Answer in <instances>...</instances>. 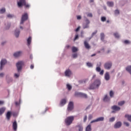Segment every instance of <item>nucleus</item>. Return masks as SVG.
Listing matches in <instances>:
<instances>
[{"instance_id": "nucleus-1", "label": "nucleus", "mask_w": 131, "mask_h": 131, "mask_svg": "<svg viewBox=\"0 0 131 131\" xmlns=\"http://www.w3.org/2000/svg\"><path fill=\"white\" fill-rule=\"evenodd\" d=\"M101 85V80L99 79H96L89 87V90H95V89H99Z\"/></svg>"}, {"instance_id": "nucleus-2", "label": "nucleus", "mask_w": 131, "mask_h": 131, "mask_svg": "<svg viewBox=\"0 0 131 131\" xmlns=\"http://www.w3.org/2000/svg\"><path fill=\"white\" fill-rule=\"evenodd\" d=\"M17 6L18 8H22L23 6H24L25 8L26 9H29V8H30V5L26 4L25 0H19V2H17Z\"/></svg>"}, {"instance_id": "nucleus-3", "label": "nucleus", "mask_w": 131, "mask_h": 131, "mask_svg": "<svg viewBox=\"0 0 131 131\" xmlns=\"http://www.w3.org/2000/svg\"><path fill=\"white\" fill-rule=\"evenodd\" d=\"M25 65V63L24 61H18L16 64V66L17 68V70L18 73L21 72V71L22 70V68Z\"/></svg>"}, {"instance_id": "nucleus-4", "label": "nucleus", "mask_w": 131, "mask_h": 131, "mask_svg": "<svg viewBox=\"0 0 131 131\" xmlns=\"http://www.w3.org/2000/svg\"><path fill=\"white\" fill-rule=\"evenodd\" d=\"M73 120H74V117L73 116H69L68 117L64 120V122L68 126L71 125L73 122Z\"/></svg>"}, {"instance_id": "nucleus-5", "label": "nucleus", "mask_w": 131, "mask_h": 131, "mask_svg": "<svg viewBox=\"0 0 131 131\" xmlns=\"http://www.w3.org/2000/svg\"><path fill=\"white\" fill-rule=\"evenodd\" d=\"M84 20L85 23H83L82 25V28L83 29H85L86 28H89L90 26L89 25L90 23H91V21H90V20L86 18V17L84 16Z\"/></svg>"}, {"instance_id": "nucleus-6", "label": "nucleus", "mask_w": 131, "mask_h": 131, "mask_svg": "<svg viewBox=\"0 0 131 131\" xmlns=\"http://www.w3.org/2000/svg\"><path fill=\"white\" fill-rule=\"evenodd\" d=\"M7 59H2L0 62V71H3V69H4V67H5V65L7 64Z\"/></svg>"}, {"instance_id": "nucleus-7", "label": "nucleus", "mask_w": 131, "mask_h": 131, "mask_svg": "<svg viewBox=\"0 0 131 131\" xmlns=\"http://www.w3.org/2000/svg\"><path fill=\"white\" fill-rule=\"evenodd\" d=\"M28 19V14L27 13H26L22 15L20 24H24L25 21H26Z\"/></svg>"}, {"instance_id": "nucleus-8", "label": "nucleus", "mask_w": 131, "mask_h": 131, "mask_svg": "<svg viewBox=\"0 0 131 131\" xmlns=\"http://www.w3.org/2000/svg\"><path fill=\"white\" fill-rule=\"evenodd\" d=\"M112 65H113L112 62L107 61L104 64V68L107 70H109V69H111V68L112 67Z\"/></svg>"}, {"instance_id": "nucleus-9", "label": "nucleus", "mask_w": 131, "mask_h": 131, "mask_svg": "<svg viewBox=\"0 0 131 131\" xmlns=\"http://www.w3.org/2000/svg\"><path fill=\"white\" fill-rule=\"evenodd\" d=\"M74 109V104L73 102L70 101L68 105V111H72Z\"/></svg>"}, {"instance_id": "nucleus-10", "label": "nucleus", "mask_w": 131, "mask_h": 131, "mask_svg": "<svg viewBox=\"0 0 131 131\" xmlns=\"http://www.w3.org/2000/svg\"><path fill=\"white\" fill-rule=\"evenodd\" d=\"M76 96H78V97H80L81 98H85L86 99L88 98V95L86 94H84L80 92H77L75 93Z\"/></svg>"}, {"instance_id": "nucleus-11", "label": "nucleus", "mask_w": 131, "mask_h": 131, "mask_svg": "<svg viewBox=\"0 0 131 131\" xmlns=\"http://www.w3.org/2000/svg\"><path fill=\"white\" fill-rule=\"evenodd\" d=\"M104 117H100L97 118L95 120H93L91 122V123H94V122H99L100 121H104Z\"/></svg>"}, {"instance_id": "nucleus-12", "label": "nucleus", "mask_w": 131, "mask_h": 131, "mask_svg": "<svg viewBox=\"0 0 131 131\" xmlns=\"http://www.w3.org/2000/svg\"><path fill=\"white\" fill-rule=\"evenodd\" d=\"M121 125H122V123L120 121H118L114 124V128H120Z\"/></svg>"}, {"instance_id": "nucleus-13", "label": "nucleus", "mask_w": 131, "mask_h": 131, "mask_svg": "<svg viewBox=\"0 0 131 131\" xmlns=\"http://www.w3.org/2000/svg\"><path fill=\"white\" fill-rule=\"evenodd\" d=\"M22 51H17L13 54V56L15 58H19V57H21L22 56Z\"/></svg>"}, {"instance_id": "nucleus-14", "label": "nucleus", "mask_w": 131, "mask_h": 131, "mask_svg": "<svg viewBox=\"0 0 131 131\" xmlns=\"http://www.w3.org/2000/svg\"><path fill=\"white\" fill-rule=\"evenodd\" d=\"M64 74L66 76H68V77L71 76V74H72V72L70 69H68L66 70Z\"/></svg>"}, {"instance_id": "nucleus-15", "label": "nucleus", "mask_w": 131, "mask_h": 131, "mask_svg": "<svg viewBox=\"0 0 131 131\" xmlns=\"http://www.w3.org/2000/svg\"><path fill=\"white\" fill-rule=\"evenodd\" d=\"M111 109L114 111H119L120 110V107L117 105H113L112 106Z\"/></svg>"}, {"instance_id": "nucleus-16", "label": "nucleus", "mask_w": 131, "mask_h": 131, "mask_svg": "<svg viewBox=\"0 0 131 131\" xmlns=\"http://www.w3.org/2000/svg\"><path fill=\"white\" fill-rule=\"evenodd\" d=\"M103 102H110V97H108V95L106 94L103 97Z\"/></svg>"}, {"instance_id": "nucleus-17", "label": "nucleus", "mask_w": 131, "mask_h": 131, "mask_svg": "<svg viewBox=\"0 0 131 131\" xmlns=\"http://www.w3.org/2000/svg\"><path fill=\"white\" fill-rule=\"evenodd\" d=\"M20 34V30L19 29H16L14 31V35L15 37H19V35Z\"/></svg>"}, {"instance_id": "nucleus-18", "label": "nucleus", "mask_w": 131, "mask_h": 131, "mask_svg": "<svg viewBox=\"0 0 131 131\" xmlns=\"http://www.w3.org/2000/svg\"><path fill=\"white\" fill-rule=\"evenodd\" d=\"M104 79L108 81L110 79V75H109V72H107L104 74Z\"/></svg>"}, {"instance_id": "nucleus-19", "label": "nucleus", "mask_w": 131, "mask_h": 131, "mask_svg": "<svg viewBox=\"0 0 131 131\" xmlns=\"http://www.w3.org/2000/svg\"><path fill=\"white\" fill-rule=\"evenodd\" d=\"M12 126H13V130L14 131L17 130V121H14L13 122Z\"/></svg>"}, {"instance_id": "nucleus-20", "label": "nucleus", "mask_w": 131, "mask_h": 131, "mask_svg": "<svg viewBox=\"0 0 131 131\" xmlns=\"http://www.w3.org/2000/svg\"><path fill=\"white\" fill-rule=\"evenodd\" d=\"M66 103H67V100L66 99H62L60 101V105L61 106H64Z\"/></svg>"}, {"instance_id": "nucleus-21", "label": "nucleus", "mask_w": 131, "mask_h": 131, "mask_svg": "<svg viewBox=\"0 0 131 131\" xmlns=\"http://www.w3.org/2000/svg\"><path fill=\"white\" fill-rule=\"evenodd\" d=\"M6 81L7 83H11L13 82V78L11 77H6Z\"/></svg>"}, {"instance_id": "nucleus-22", "label": "nucleus", "mask_w": 131, "mask_h": 131, "mask_svg": "<svg viewBox=\"0 0 131 131\" xmlns=\"http://www.w3.org/2000/svg\"><path fill=\"white\" fill-rule=\"evenodd\" d=\"M84 46L85 48V49H87V50H90L91 49V46L86 41H84Z\"/></svg>"}, {"instance_id": "nucleus-23", "label": "nucleus", "mask_w": 131, "mask_h": 131, "mask_svg": "<svg viewBox=\"0 0 131 131\" xmlns=\"http://www.w3.org/2000/svg\"><path fill=\"white\" fill-rule=\"evenodd\" d=\"M76 127L78 128L79 131H83V127L82 126V125L81 124H79L77 125L76 126Z\"/></svg>"}, {"instance_id": "nucleus-24", "label": "nucleus", "mask_w": 131, "mask_h": 131, "mask_svg": "<svg viewBox=\"0 0 131 131\" xmlns=\"http://www.w3.org/2000/svg\"><path fill=\"white\" fill-rule=\"evenodd\" d=\"M12 116V112H8L6 114V118L8 120H10L11 119V116Z\"/></svg>"}, {"instance_id": "nucleus-25", "label": "nucleus", "mask_w": 131, "mask_h": 131, "mask_svg": "<svg viewBox=\"0 0 131 131\" xmlns=\"http://www.w3.org/2000/svg\"><path fill=\"white\" fill-rule=\"evenodd\" d=\"M5 111H6V107H3L0 108V116H2L5 113Z\"/></svg>"}, {"instance_id": "nucleus-26", "label": "nucleus", "mask_w": 131, "mask_h": 131, "mask_svg": "<svg viewBox=\"0 0 131 131\" xmlns=\"http://www.w3.org/2000/svg\"><path fill=\"white\" fill-rule=\"evenodd\" d=\"M72 53H76V52H78V48L75 47H73L72 48Z\"/></svg>"}, {"instance_id": "nucleus-27", "label": "nucleus", "mask_w": 131, "mask_h": 131, "mask_svg": "<svg viewBox=\"0 0 131 131\" xmlns=\"http://www.w3.org/2000/svg\"><path fill=\"white\" fill-rule=\"evenodd\" d=\"M85 131H92V125L91 124H89L86 126Z\"/></svg>"}, {"instance_id": "nucleus-28", "label": "nucleus", "mask_w": 131, "mask_h": 131, "mask_svg": "<svg viewBox=\"0 0 131 131\" xmlns=\"http://www.w3.org/2000/svg\"><path fill=\"white\" fill-rule=\"evenodd\" d=\"M77 57H78V54L76 52H75L72 55V58H73V59H76Z\"/></svg>"}, {"instance_id": "nucleus-29", "label": "nucleus", "mask_w": 131, "mask_h": 131, "mask_svg": "<svg viewBox=\"0 0 131 131\" xmlns=\"http://www.w3.org/2000/svg\"><path fill=\"white\" fill-rule=\"evenodd\" d=\"M107 5L108 7H113L114 6V3L113 2H107Z\"/></svg>"}, {"instance_id": "nucleus-30", "label": "nucleus", "mask_w": 131, "mask_h": 131, "mask_svg": "<svg viewBox=\"0 0 131 131\" xmlns=\"http://www.w3.org/2000/svg\"><path fill=\"white\" fill-rule=\"evenodd\" d=\"M100 37L101 40H102V41H104V39H105V34H104V33H101L100 34Z\"/></svg>"}, {"instance_id": "nucleus-31", "label": "nucleus", "mask_w": 131, "mask_h": 131, "mask_svg": "<svg viewBox=\"0 0 131 131\" xmlns=\"http://www.w3.org/2000/svg\"><path fill=\"white\" fill-rule=\"evenodd\" d=\"M125 117L126 118H127L128 121H130L131 122V115H129L128 114H126L125 115Z\"/></svg>"}, {"instance_id": "nucleus-32", "label": "nucleus", "mask_w": 131, "mask_h": 131, "mask_svg": "<svg viewBox=\"0 0 131 131\" xmlns=\"http://www.w3.org/2000/svg\"><path fill=\"white\" fill-rule=\"evenodd\" d=\"M31 39H32V38L30 36L27 39V43H28L27 45L28 46H29V45L31 44Z\"/></svg>"}, {"instance_id": "nucleus-33", "label": "nucleus", "mask_w": 131, "mask_h": 131, "mask_svg": "<svg viewBox=\"0 0 131 131\" xmlns=\"http://www.w3.org/2000/svg\"><path fill=\"white\" fill-rule=\"evenodd\" d=\"M67 89H68V91H71V90H72V86L69 84H67Z\"/></svg>"}, {"instance_id": "nucleus-34", "label": "nucleus", "mask_w": 131, "mask_h": 131, "mask_svg": "<svg viewBox=\"0 0 131 131\" xmlns=\"http://www.w3.org/2000/svg\"><path fill=\"white\" fill-rule=\"evenodd\" d=\"M124 103H125L124 101H121L118 102V105L119 106H123V105H124Z\"/></svg>"}, {"instance_id": "nucleus-35", "label": "nucleus", "mask_w": 131, "mask_h": 131, "mask_svg": "<svg viewBox=\"0 0 131 131\" xmlns=\"http://www.w3.org/2000/svg\"><path fill=\"white\" fill-rule=\"evenodd\" d=\"M97 32H98V30H95L93 33H92L91 38L94 37V36H95V35L97 34Z\"/></svg>"}, {"instance_id": "nucleus-36", "label": "nucleus", "mask_w": 131, "mask_h": 131, "mask_svg": "<svg viewBox=\"0 0 131 131\" xmlns=\"http://www.w3.org/2000/svg\"><path fill=\"white\" fill-rule=\"evenodd\" d=\"M6 12V8H3L2 9H0V14H4Z\"/></svg>"}, {"instance_id": "nucleus-37", "label": "nucleus", "mask_w": 131, "mask_h": 131, "mask_svg": "<svg viewBox=\"0 0 131 131\" xmlns=\"http://www.w3.org/2000/svg\"><path fill=\"white\" fill-rule=\"evenodd\" d=\"M110 96L111 98H113L114 97V92L112 91L110 92Z\"/></svg>"}, {"instance_id": "nucleus-38", "label": "nucleus", "mask_w": 131, "mask_h": 131, "mask_svg": "<svg viewBox=\"0 0 131 131\" xmlns=\"http://www.w3.org/2000/svg\"><path fill=\"white\" fill-rule=\"evenodd\" d=\"M5 26H6V29H9L10 27H11V23H8L7 25L5 24Z\"/></svg>"}, {"instance_id": "nucleus-39", "label": "nucleus", "mask_w": 131, "mask_h": 131, "mask_svg": "<svg viewBox=\"0 0 131 131\" xmlns=\"http://www.w3.org/2000/svg\"><path fill=\"white\" fill-rule=\"evenodd\" d=\"M110 122H113L114 121H115V117H113L109 119Z\"/></svg>"}, {"instance_id": "nucleus-40", "label": "nucleus", "mask_w": 131, "mask_h": 131, "mask_svg": "<svg viewBox=\"0 0 131 131\" xmlns=\"http://www.w3.org/2000/svg\"><path fill=\"white\" fill-rule=\"evenodd\" d=\"M114 36H115V37H116V38H119V34H118V33H115L114 34Z\"/></svg>"}, {"instance_id": "nucleus-41", "label": "nucleus", "mask_w": 131, "mask_h": 131, "mask_svg": "<svg viewBox=\"0 0 131 131\" xmlns=\"http://www.w3.org/2000/svg\"><path fill=\"white\" fill-rule=\"evenodd\" d=\"M86 65L90 68H91V67H93V64H92V63H91V62H87Z\"/></svg>"}, {"instance_id": "nucleus-42", "label": "nucleus", "mask_w": 131, "mask_h": 131, "mask_svg": "<svg viewBox=\"0 0 131 131\" xmlns=\"http://www.w3.org/2000/svg\"><path fill=\"white\" fill-rule=\"evenodd\" d=\"M7 18H13V17H14V15H12V14H8L7 15Z\"/></svg>"}, {"instance_id": "nucleus-43", "label": "nucleus", "mask_w": 131, "mask_h": 131, "mask_svg": "<svg viewBox=\"0 0 131 131\" xmlns=\"http://www.w3.org/2000/svg\"><path fill=\"white\" fill-rule=\"evenodd\" d=\"M96 70L97 72H100L101 68H100V67H97L96 69Z\"/></svg>"}, {"instance_id": "nucleus-44", "label": "nucleus", "mask_w": 131, "mask_h": 131, "mask_svg": "<svg viewBox=\"0 0 131 131\" xmlns=\"http://www.w3.org/2000/svg\"><path fill=\"white\" fill-rule=\"evenodd\" d=\"M20 104H21V99H19V102H15V105L16 106H19V105H20Z\"/></svg>"}, {"instance_id": "nucleus-45", "label": "nucleus", "mask_w": 131, "mask_h": 131, "mask_svg": "<svg viewBox=\"0 0 131 131\" xmlns=\"http://www.w3.org/2000/svg\"><path fill=\"white\" fill-rule=\"evenodd\" d=\"M101 20L102 22H105V21H106V17H104V16L101 17Z\"/></svg>"}, {"instance_id": "nucleus-46", "label": "nucleus", "mask_w": 131, "mask_h": 131, "mask_svg": "<svg viewBox=\"0 0 131 131\" xmlns=\"http://www.w3.org/2000/svg\"><path fill=\"white\" fill-rule=\"evenodd\" d=\"M79 37L78 36V35L77 34L75 35V38L74 39V41H75V40H76L77 39H78Z\"/></svg>"}, {"instance_id": "nucleus-47", "label": "nucleus", "mask_w": 131, "mask_h": 131, "mask_svg": "<svg viewBox=\"0 0 131 131\" xmlns=\"http://www.w3.org/2000/svg\"><path fill=\"white\" fill-rule=\"evenodd\" d=\"M20 76V73L18 74H14V77L15 78H18Z\"/></svg>"}, {"instance_id": "nucleus-48", "label": "nucleus", "mask_w": 131, "mask_h": 131, "mask_svg": "<svg viewBox=\"0 0 131 131\" xmlns=\"http://www.w3.org/2000/svg\"><path fill=\"white\" fill-rule=\"evenodd\" d=\"M124 43H125V45H128L129 43V41L125 40L124 41Z\"/></svg>"}, {"instance_id": "nucleus-49", "label": "nucleus", "mask_w": 131, "mask_h": 131, "mask_svg": "<svg viewBox=\"0 0 131 131\" xmlns=\"http://www.w3.org/2000/svg\"><path fill=\"white\" fill-rule=\"evenodd\" d=\"M92 118H93V115H89V117H88V119L89 120H91V119H92Z\"/></svg>"}, {"instance_id": "nucleus-50", "label": "nucleus", "mask_w": 131, "mask_h": 131, "mask_svg": "<svg viewBox=\"0 0 131 131\" xmlns=\"http://www.w3.org/2000/svg\"><path fill=\"white\" fill-rule=\"evenodd\" d=\"M100 75H103L104 74V70H102L100 73H99Z\"/></svg>"}, {"instance_id": "nucleus-51", "label": "nucleus", "mask_w": 131, "mask_h": 131, "mask_svg": "<svg viewBox=\"0 0 131 131\" xmlns=\"http://www.w3.org/2000/svg\"><path fill=\"white\" fill-rule=\"evenodd\" d=\"M4 76H5V73H0V77H4Z\"/></svg>"}, {"instance_id": "nucleus-52", "label": "nucleus", "mask_w": 131, "mask_h": 131, "mask_svg": "<svg viewBox=\"0 0 131 131\" xmlns=\"http://www.w3.org/2000/svg\"><path fill=\"white\" fill-rule=\"evenodd\" d=\"M88 119V116H85L83 119L84 122H85L86 121V119Z\"/></svg>"}, {"instance_id": "nucleus-53", "label": "nucleus", "mask_w": 131, "mask_h": 131, "mask_svg": "<svg viewBox=\"0 0 131 131\" xmlns=\"http://www.w3.org/2000/svg\"><path fill=\"white\" fill-rule=\"evenodd\" d=\"M115 14H119V10H116L115 11Z\"/></svg>"}, {"instance_id": "nucleus-54", "label": "nucleus", "mask_w": 131, "mask_h": 131, "mask_svg": "<svg viewBox=\"0 0 131 131\" xmlns=\"http://www.w3.org/2000/svg\"><path fill=\"white\" fill-rule=\"evenodd\" d=\"M77 20L81 19V16H80V15L77 16Z\"/></svg>"}, {"instance_id": "nucleus-55", "label": "nucleus", "mask_w": 131, "mask_h": 131, "mask_svg": "<svg viewBox=\"0 0 131 131\" xmlns=\"http://www.w3.org/2000/svg\"><path fill=\"white\" fill-rule=\"evenodd\" d=\"M5 104V101L3 100H0V105H4Z\"/></svg>"}, {"instance_id": "nucleus-56", "label": "nucleus", "mask_w": 131, "mask_h": 131, "mask_svg": "<svg viewBox=\"0 0 131 131\" xmlns=\"http://www.w3.org/2000/svg\"><path fill=\"white\" fill-rule=\"evenodd\" d=\"M88 17H93V14H92V13H89V14H88Z\"/></svg>"}, {"instance_id": "nucleus-57", "label": "nucleus", "mask_w": 131, "mask_h": 131, "mask_svg": "<svg viewBox=\"0 0 131 131\" xmlns=\"http://www.w3.org/2000/svg\"><path fill=\"white\" fill-rule=\"evenodd\" d=\"M126 126H129V123L128 122H125L124 123Z\"/></svg>"}, {"instance_id": "nucleus-58", "label": "nucleus", "mask_w": 131, "mask_h": 131, "mask_svg": "<svg viewBox=\"0 0 131 131\" xmlns=\"http://www.w3.org/2000/svg\"><path fill=\"white\" fill-rule=\"evenodd\" d=\"M30 68H31V69H33V68H34V64H31V65L30 66Z\"/></svg>"}, {"instance_id": "nucleus-59", "label": "nucleus", "mask_w": 131, "mask_h": 131, "mask_svg": "<svg viewBox=\"0 0 131 131\" xmlns=\"http://www.w3.org/2000/svg\"><path fill=\"white\" fill-rule=\"evenodd\" d=\"M88 80H89L88 78L83 80V82L85 83V82H86V81H88Z\"/></svg>"}, {"instance_id": "nucleus-60", "label": "nucleus", "mask_w": 131, "mask_h": 131, "mask_svg": "<svg viewBox=\"0 0 131 131\" xmlns=\"http://www.w3.org/2000/svg\"><path fill=\"white\" fill-rule=\"evenodd\" d=\"M79 83H83V80H79L78 81Z\"/></svg>"}, {"instance_id": "nucleus-61", "label": "nucleus", "mask_w": 131, "mask_h": 131, "mask_svg": "<svg viewBox=\"0 0 131 131\" xmlns=\"http://www.w3.org/2000/svg\"><path fill=\"white\" fill-rule=\"evenodd\" d=\"M79 29H80V28H79V27H78V28L75 30V31H76V32H77V31H78L79 30Z\"/></svg>"}, {"instance_id": "nucleus-62", "label": "nucleus", "mask_w": 131, "mask_h": 131, "mask_svg": "<svg viewBox=\"0 0 131 131\" xmlns=\"http://www.w3.org/2000/svg\"><path fill=\"white\" fill-rule=\"evenodd\" d=\"M66 48H67V49H69V48H70V46H69V45H67V46H66Z\"/></svg>"}, {"instance_id": "nucleus-63", "label": "nucleus", "mask_w": 131, "mask_h": 131, "mask_svg": "<svg viewBox=\"0 0 131 131\" xmlns=\"http://www.w3.org/2000/svg\"><path fill=\"white\" fill-rule=\"evenodd\" d=\"M96 55H97V54L94 53V54L91 55V57H94V56H96Z\"/></svg>"}, {"instance_id": "nucleus-64", "label": "nucleus", "mask_w": 131, "mask_h": 131, "mask_svg": "<svg viewBox=\"0 0 131 131\" xmlns=\"http://www.w3.org/2000/svg\"><path fill=\"white\" fill-rule=\"evenodd\" d=\"M5 43H6V41L3 42L1 45L2 46H4V45H5Z\"/></svg>"}]
</instances>
